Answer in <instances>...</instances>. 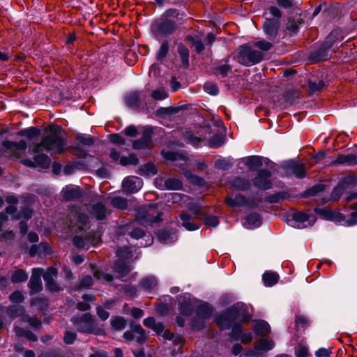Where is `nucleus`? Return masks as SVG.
<instances>
[{"mask_svg": "<svg viewBox=\"0 0 357 357\" xmlns=\"http://www.w3.org/2000/svg\"><path fill=\"white\" fill-rule=\"evenodd\" d=\"M42 130L38 126H30L17 131L15 135L26 138L19 141L8 139L14 133L8 126L0 130V151L13 153L12 156H21L19 153L26 150L33 156H56L69 153L70 140L66 132L59 124L50 123L43 130V135L39 142L36 140L41 135Z\"/></svg>", "mask_w": 357, "mask_h": 357, "instance_id": "nucleus-1", "label": "nucleus"}, {"mask_svg": "<svg viewBox=\"0 0 357 357\" xmlns=\"http://www.w3.org/2000/svg\"><path fill=\"white\" fill-rule=\"evenodd\" d=\"M105 142L90 134L77 132L73 139H70L69 153L75 156H93L100 149H102Z\"/></svg>", "mask_w": 357, "mask_h": 357, "instance_id": "nucleus-2", "label": "nucleus"}, {"mask_svg": "<svg viewBox=\"0 0 357 357\" xmlns=\"http://www.w3.org/2000/svg\"><path fill=\"white\" fill-rule=\"evenodd\" d=\"M250 318L248 306L243 303H237L227 310L225 313L219 316L217 322L222 329H225L229 328L231 326V321L248 323Z\"/></svg>", "mask_w": 357, "mask_h": 357, "instance_id": "nucleus-3", "label": "nucleus"}, {"mask_svg": "<svg viewBox=\"0 0 357 357\" xmlns=\"http://www.w3.org/2000/svg\"><path fill=\"white\" fill-rule=\"evenodd\" d=\"M229 56L232 57L240 65L248 67L257 64L264 59L261 52L252 50L248 43L239 45L236 50L232 52Z\"/></svg>", "mask_w": 357, "mask_h": 357, "instance_id": "nucleus-4", "label": "nucleus"}, {"mask_svg": "<svg viewBox=\"0 0 357 357\" xmlns=\"http://www.w3.org/2000/svg\"><path fill=\"white\" fill-rule=\"evenodd\" d=\"M177 29L178 25L175 20L162 17L155 19L150 26V31L155 38H167Z\"/></svg>", "mask_w": 357, "mask_h": 357, "instance_id": "nucleus-5", "label": "nucleus"}, {"mask_svg": "<svg viewBox=\"0 0 357 357\" xmlns=\"http://www.w3.org/2000/svg\"><path fill=\"white\" fill-rule=\"evenodd\" d=\"M141 128L142 130L141 137L135 140H129L128 143L132 144V148L134 150L144 151L146 153H151L153 147L154 127L148 125Z\"/></svg>", "mask_w": 357, "mask_h": 357, "instance_id": "nucleus-6", "label": "nucleus"}, {"mask_svg": "<svg viewBox=\"0 0 357 357\" xmlns=\"http://www.w3.org/2000/svg\"><path fill=\"white\" fill-rule=\"evenodd\" d=\"M72 322L77 331L81 333L99 335L102 332V330L97 326L90 313H85L81 316H74L72 318Z\"/></svg>", "mask_w": 357, "mask_h": 357, "instance_id": "nucleus-7", "label": "nucleus"}, {"mask_svg": "<svg viewBox=\"0 0 357 357\" xmlns=\"http://www.w3.org/2000/svg\"><path fill=\"white\" fill-rule=\"evenodd\" d=\"M68 227L75 232L86 231L89 228V218L82 212V208L72 207L68 215Z\"/></svg>", "mask_w": 357, "mask_h": 357, "instance_id": "nucleus-8", "label": "nucleus"}, {"mask_svg": "<svg viewBox=\"0 0 357 357\" xmlns=\"http://www.w3.org/2000/svg\"><path fill=\"white\" fill-rule=\"evenodd\" d=\"M211 307L206 303H201L196 309L197 317L191 322V326L195 330L202 329L205 326V320L212 314Z\"/></svg>", "mask_w": 357, "mask_h": 357, "instance_id": "nucleus-9", "label": "nucleus"}, {"mask_svg": "<svg viewBox=\"0 0 357 357\" xmlns=\"http://www.w3.org/2000/svg\"><path fill=\"white\" fill-rule=\"evenodd\" d=\"M281 26L280 20L275 18H265L261 25V29L266 37L271 41H274L278 34Z\"/></svg>", "mask_w": 357, "mask_h": 357, "instance_id": "nucleus-10", "label": "nucleus"}, {"mask_svg": "<svg viewBox=\"0 0 357 357\" xmlns=\"http://www.w3.org/2000/svg\"><path fill=\"white\" fill-rule=\"evenodd\" d=\"M331 49L324 42L321 43L318 48L311 51L308 55V60L312 63H318L328 60L331 55L330 50Z\"/></svg>", "mask_w": 357, "mask_h": 357, "instance_id": "nucleus-11", "label": "nucleus"}, {"mask_svg": "<svg viewBox=\"0 0 357 357\" xmlns=\"http://www.w3.org/2000/svg\"><path fill=\"white\" fill-rule=\"evenodd\" d=\"M100 237L94 232H89L84 236L76 235L73 238V243L79 249H89V245L98 244Z\"/></svg>", "mask_w": 357, "mask_h": 357, "instance_id": "nucleus-12", "label": "nucleus"}, {"mask_svg": "<svg viewBox=\"0 0 357 357\" xmlns=\"http://www.w3.org/2000/svg\"><path fill=\"white\" fill-rule=\"evenodd\" d=\"M329 81L328 75L324 73H321L319 76H312L307 81L310 93H314L322 91L326 86L329 84Z\"/></svg>", "mask_w": 357, "mask_h": 357, "instance_id": "nucleus-13", "label": "nucleus"}, {"mask_svg": "<svg viewBox=\"0 0 357 357\" xmlns=\"http://www.w3.org/2000/svg\"><path fill=\"white\" fill-rule=\"evenodd\" d=\"M123 337L127 342L135 340L139 344H142L146 340L145 331L139 324L134 325L132 328L123 334Z\"/></svg>", "mask_w": 357, "mask_h": 357, "instance_id": "nucleus-14", "label": "nucleus"}, {"mask_svg": "<svg viewBox=\"0 0 357 357\" xmlns=\"http://www.w3.org/2000/svg\"><path fill=\"white\" fill-rule=\"evenodd\" d=\"M293 225L298 229L306 228L314 222V219L309 214L303 211H296L292 214Z\"/></svg>", "mask_w": 357, "mask_h": 357, "instance_id": "nucleus-15", "label": "nucleus"}, {"mask_svg": "<svg viewBox=\"0 0 357 357\" xmlns=\"http://www.w3.org/2000/svg\"><path fill=\"white\" fill-rule=\"evenodd\" d=\"M143 185L142 180L137 176H128L122 183V189L128 193H135L138 192Z\"/></svg>", "mask_w": 357, "mask_h": 357, "instance_id": "nucleus-16", "label": "nucleus"}, {"mask_svg": "<svg viewBox=\"0 0 357 357\" xmlns=\"http://www.w3.org/2000/svg\"><path fill=\"white\" fill-rule=\"evenodd\" d=\"M20 162L26 166L39 169H45L51 165L50 158H22Z\"/></svg>", "mask_w": 357, "mask_h": 357, "instance_id": "nucleus-17", "label": "nucleus"}, {"mask_svg": "<svg viewBox=\"0 0 357 357\" xmlns=\"http://www.w3.org/2000/svg\"><path fill=\"white\" fill-rule=\"evenodd\" d=\"M282 169L287 176L295 175L298 178H303L305 176V172L303 165L289 160V162L283 165Z\"/></svg>", "mask_w": 357, "mask_h": 357, "instance_id": "nucleus-18", "label": "nucleus"}, {"mask_svg": "<svg viewBox=\"0 0 357 357\" xmlns=\"http://www.w3.org/2000/svg\"><path fill=\"white\" fill-rule=\"evenodd\" d=\"M271 173L269 171L266 169L260 170L258 172V175L253 180V184L255 187L262 189L267 190L271 188V182L269 179Z\"/></svg>", "mask_w": 357, "mask_h": 357, "instance_id": "nucleus-19", "label": "nucleus"}, {"mask_svg": "<svg viewBox=\"0 0 357 357\" xmlns=\"http://www.w3.org/2000/svg\"><path fill=\"white\" fill-rule=\"evenodd\" d=\"M43 274V269L34 268L32 270V275L29 282V287L31 294H36L42 290V282L40 277Z\"/></svg>", "mask_w": 357, "mask_h": 357, "instance_id": "nucleus-20", "label": "nucleus"}, {"mask_svg": "<svg viewBox=\"0 0 357 357\" xmlns=\"http://www.w3.org/2000/svg\"><path fill=\"white\" fill-rule=\"evenodd\" d=\"M141 97L145 98L146 94H142V92L138 91H131L125 96V104L130 109H137L142 103Z\"/></svg>", "mask_w": 357, "mask_h": 357, "instance_id": "nucleus-21", "label": "nucleus"}, {"mask_svg": "<svg viewBox=\"0 0 357 357\" xmlns=\"http://www.w3.org/2000/svg\"><path fill=\"white\" fill-rule=\"evenodd\" d=\"M186 109V106H169V107H160L155 112L156 116L160 119H166L167 117L172 116L178 114L180 111Z\"/></svg>", "mask_w": 357, "mask_h": 357, "instance_id": "nucleus-22", "label": "nucleus"}, {"mask_svg": "<svg viewBox=\"0 0 357 357\" xmlns=\"http://www.w3.org/2000/svg\"><path fill=\"white\" fill-rule=\"evenodd\" d=\"M82 192L80 188L77 185H66L61 190L62 197L66 200L79 198L82 196Z\"/></svg>", "mask_w": 357, "mask_h": 357, "instance_id": "nucleus-23", "label": "nucleus"}, {"mask_svg": "<svg viewBox=\"0 0 357 357\" xmlns=\"http://www.w3.org/2000/svg\"><path fill=\"white\" fill-rule=\"evenodd\" d=\"M314 211L317 214H319L326 220L341 222L344 219V215L342 213L326 208H315Z\"/></svg>", "mask_w": 357, "mask_h": 357, "instance_id": "nucleus-24", "label": "nucleus"}, {"mask_svg": "<svg viewBox=\"0 0 357 357\" xmlns=\"http://www.w3.org/2000/svg\"><path fill=\"white\" fill-rule=\"evenodd\" d=\"M344 39L342 31L340 29H333L325 38L324 43L331 49L337 42H341Z\"/></svg>", "mask_w": 357, "mask_h": 357, "instance_id": "nucleus-25", "label": "nucleus"}, {"mask_svg": "<svg viewBox=\"0 0 357 357\" xmlns=\"http://www.w3.org/2000/svg\"><path fill=\"white\" fill-rule=\"evenodd\" d=\"M177 52L180 56L182 66L185 69L188 68L190 66V51L188 47L183 43H179L177 45Z\"/></svg>", "mask_w": 357, "mask_h": 357, "instance_id": "nucleus-26", "label": "nucleus"}, {"mask_svg": "<svg viewBox=\"0 0 357 357\" xmlns=\"http://www.w3.org/2000/svg\"><path fill=\"white\" fill-rule=\"evenodd\" d=\"M225 135L220 133L215 134L208 139L206 142V145L211 149H218L225 144Z\"/></svg>", "mask_w": 357, "mask_h": 357, "instance_id": "nucleus-27", "label": "nucleus"}, {"mask_svg": "<svg viewBox=\"0 0 357 357\" xmlns=\"http://www.w3.org/2000/svg\"><path fill=\"white\" fill-rule=\"evenodd\" d=\"M157 284V280L153 276L145 277L139 282V287L146 292H151L154 290Z\"/></svg>", "mask_w": 357, "mask_h": 357, "instance_id": "nucleus-28", "label": "nucleus"}, {"mask_svg": "<svg viewBox=\"0 0 357 357\" xmlns=\"http://www.w3.org/2000/svg\"><path fill=\"white\" fill-rule=\"evenodd\" d=\"M144 325L153 330L158 335H161L165 329L162 323L157 322L153 317H148L144 319Z\"/></svg>", "mask_w": 357, "mask_h": 357, "instance_id": "nucleus-29", "label": "nucleus"}, {"mask_svg": "<svg viewBox=\"0 0 357 357\" xmlns=\"http://www.w3.org/2000/svg\"><path fill=\"white\" fill-rule=\"evenodd\" d=\"M183 138L187 144H191L195 148L202 146V143L205 142L204 139L195 136L191 130L185 131L183 135Z\"/></svg>", "mask_w": 357, "mask_h": 357, "instance_id": "nucleus-30", "label": "nucleus"}, {"mask_svg": "<svg viewBox=\"0 0 357 357\" xmlns=\"http://www.w3.org/2000/svg\"><path fill=\"white\" fill-rule=\"evenodd\" d=\"M130 270L131 268L127 265L123 259H119L114 262V271L120 278L126 275Z\"/></svg>", "mask_w": 357, "mask_h": 357, "instance_id": "nucleus-31", "label": "nucleus"}, {"mask_svg": "<svg viewBox=\"0 0 357 357\" xmlns=\"http://www.w3.org/2000/svg\"><path fill=\"white\" fill-rule=\"evenodd\" d=\"M225 64L216 66L213 68V74L215 75H220L221 77L225 78L228 76L229 73L232 72V66L228 64V59H225Z\"/></svg>", "mask_w": 357, "mask_h": 357, "instance_id": "nucleus-32", "label": "nucleus"}, {"mask_svg": "<svg viewBox=\"0 0 357 357\" xmlns=\"http://www.w3.org/2000/svg\"><path fill=\"white\" fill-rule=\"evenodd\" d=\"M158 170L155 165L149 162L142 165L137 171V173L141 176H149L156 174Z\"/></svg>", "mask_w": 357, "mask_h": 357, "instance_id": "nucleus-33", "label": "nucleus"}, {"mask_svg": "<svg viewBox=\"0 0 357 357\" xmlns=\"http://www.w3.org/2000/svg\"><path fill=\"white\" fill-rule=\"evenodd\" d=\"M123 134L121 133H112L107 135V138L109 141L114 144L117 145L120 147H124L129 146L130 144L129 140H126L123 136Z\"/></svg>", "mask_w": 357, "mask_h": 357, "instance_id": "nucleus-34", "label": "nucleus"}, {"mask_svg": "<svg viewBox=\"0 0 357 357\" xmlns=\"http://www.w3.org/2000/svg\"><path fill=\"white\" fill-rule=\"evenodd\" d=\"M109 211L101 203H97L92 206V214L98 220L106 218Z\"/></svg>", "mask_w": 357, "mask_h": 357, "instance_id": "nucleus-35", "label": "nucleus"}, {"mask_svg": "<svg viewBox=\"0 0 357 357\" xmlns=\"http://www.w3.org/2000/svg\"><path fill=\"white\" fill-rule=\"evenodd\" d=\"M225 202L231 207H236L247 205L248 200L244 196L237 195L234 197H227Z\"/></svg>", "mask_w": 357, "mask_h": 357, "instance_id": "nucleus-36", "label": "nucleus"}, {"mask_svg": "<svg viewBox=\"0 0 357 357\" xmlns=\"http://www.w3.org/2000/svg\"><path fill=\"white\" fill-rule=\"evenodd\" d=\"M254 332L258 335H266L271 331L269 324L265 321H258L254 326Z\"/></svg>", "mask_w": 357, "mask_h": 357, "instance_id": "nucleus-37", "label": "nucleus"}, {"mask_svg": "<svg viewBox=\"0 0 357 357\" xmlns=\"http://www.w3.org/2000/svg\"><path fill=\"white\" fill-rule=\"evenodd\" d=\"M169 50V43L167 40H163L161 42L159 50L155 54V59L158 61H162L167 56Z\"/></svg>", "mask_w": 357, "mask_h": 357, "instance_id": "nucleus-38", "label": "nucleus"}, {"mask_svg": "<svg viewBox=\"0 0 357 357\" xmlns=\"http://www.w3.org/2000/svg\"><path fill=\"white\" fill-rule=\"evenodd\" d=\"M279 279V275L273 271H266L263 275V281L266 287H271L275 284Z\"/></svg>", "mask_w": 357, "mask_h": 357, "instance_id": "nucleus-39", "label": "nucleus"}, {"mask_svg": "<svg viewBox=\"0 0 357 357\" xmlns=\"http://www.w3.org/2000/svg\"><path fill=\"white\" fill-rule=\"evenodd\" d=\"M261 225L260 216L257 213H252L247 216L245 225L248 228L258 227Z\"/></svg>", "mask_w": 357, "mask_h": 357, "instance_id": "nucleus-40", "label": "nucleus"}, {"mask_svg": "<svg viewBox=\"0 0 357 357\" xmlns=\"http://www.w3.org/2000/svg\"><path fill=\"white\" fill-rule=\"evenodd\" d=\"M274 343L272 340L261 339L255 344V348L259 351H268L273 348Z\"/></svg>", "mask_w": 357, "mask_h": 357, "instance_id": "nucleus-41", "label": "nucleus"}, {"mask_svg": "<svg viewBox=\"0 0 357 357\" xmlns=\"http://www.w3.org/2000/svg\"><path fill=\"white\" fill-rule=\"evenodd\" d=\"M6 312L11 318H15L20 316L22 317L23 315H24V308L22 305H11L8 307Z\"/></svg>", "mask_w": 357, "mask_h": 357, "instance_id": "nucleus-42", "label": "nucleus"}, {"mask_svg": "<svg viewBox=\"0 0 357 357\" xmlns=\"http://www.w3.org/2000/svg\"><path fill=\"white\" fill-rule=\"evenodd\" d=\"M186 40L195 47V52L197 54H201L204 50L205 47L201 40L196 39L195 37L192 35H188L186 36Z\"/></svg>", "mask_w": 357, "mask_h": 357, "instance_id": "nucleus-43", "label": "nucleus"}, {"mask_svg": "<svg viewBox=\"0 0 357 357\" xmlns=\"http://www.w3.org/2000/svg\"><path fill=\"white\" fill-rule=\"evenodd\" d=\"M28 278V274L22 269L16 270L11 275V282L13 283H19L25 282Z\"/></svg>", "mask_w": 357, "mask_h": 357, "instance_id": "nucleus-44", "label": "nucleus"}, {"mask_svg": "<svg viewBox=\"0 0 357 357\" xmlns=\"http://www.w3.org/2000/svg\"><path fill=\"white\" fill-rule=\"evenodd\" d=\"M180 218L182 221L181 224L182 225L188 230L189 231H194L199 228V227L194 224L193 222H190V216L186 214H182L180 215Z\"/></svg>", "mask_w": 357, "mask_h": 357, "instance_id": "nucleus-45", "label": "nucleus"}, {"mask_svg": "<svg viewBox=\"0 0 357 357\" xmlns=\"http://www.w3.org/2000/svg\"><path fill=\"white\" fill-rule=\"evenodd\" d=\"M325 185L321 183L317 184L312 188H309L306 191H305L303 194L304 197H307L310 196H317L319 192L324 191Z\"/></svg>", "mask_w": 357, "mask_h": 357, "instance_id": "nucleus-46", "label": "nucleus"}, {"mask_svg": "<svg viewBox=\"0 0 357 357\" xmlns=\"http://www.w3.org/2000/svg\"><path fill=\"white\" fill-rule=\"evenodd\" d=\"M193 310V307L190 300H183L179 306V311L183 315H190Z\"/></svg>", "mask_w": 357, "mask_h": 357, "instance_id": "nucleus-47", "label": "nucleus"}, {"mask_svg": "<svg viewBox=\"0 0 357 357\" xmlns=\"http://www.w3.org/2000/svg\"><path fill=\"white\" fill-rule=\"evenodd\" d=\"M112 327L116 331L123 330L126 325V321L123 317H116L111 320Z\"/></svg>", "mask_w": 357, "mask_h": 357, "instance_id": "nucleus-48", "label": "nucleus"}, {"mask_svg": "<svg viewBox=\"0 0 357 357\" xmlns=\"http://www.w3.org/2000/svg\"><path fill=\"white\" fill-rule=\"evenodd\" d=\"M203 89L206 93L211 96H217L220 93L218 86L215 84L210 82H205Z\"/></svg>", "mask_w": 357, "mask_h": 357, "instance_id": "nucleus-49", "label": "nucleus"}, {"mask_svg": "<svg viewBox=\"0 0 357 357\" xmlns=\"http://www.w3.org/2000/svg\"><path fill=\"white\" fill-rule=\"evenodd\" d=\"M111 204L118 209H125L128 206L127 199L121 197H115L111 201Z\"/></svg>", "mask_w": 357, "mask_h": 357, "instance_id": "nucleus-50", "label": "nucleus"}, {"mask_svg": "<svg viewBox=\"0 0 357 357\" xmlns=\"http://www.w3.org/2000/svg\"><path fill=\"white\" fill-rule=\"evenodd\" d=\"M57 270L54 267H50L47 269L46 272L43 274V279L45 282H50L55 280L57 276Z\"/></svg>", "mask_w": 357, "mask_h": 357, "instance_id": "nucleus-51", "label": "nucleus"}, {"mask_svg": "<svg viewBox=\"0 0 357 357\" xmlns=\"http://www.w3.org/2000/svg\"><path fill=\"white\" fill-rule=\"evenodd\" d=\"M169 159H172L173 161H177L178 159L179 161V165L180 168L183 172V174L187 177V178H192V174H191L190 171L186 169L184 167H182L183 165H185L187 163V159L188 158H169Z\"/></svg>", "mask_w": 357, "mask_h": 357, "instance_id": "nucleus-52", "label": "nucleus"}, {"mask_svg": "<svg viewBox=\"0 0 357 357\" xmlns=\"http://www.w3.org/2000/svg\"><path fill=\"white\" fill-rule=\"evenodd\" d=\"M165 185L169 190H178L182 187V183L177 178H169L165 181Z\"/></svg>", "mask_w": 357, "mask_h": 357, "instance_id": "nucleus-53", "label": "nucleus"}, {"mask_svg": "<svg viewBox=\"0 0 357 357\" xmlns=\"http://www.w3.org/2000/svg\"><path fill=\"white\" fill-rule=\"evenodd\" d=\"M340 183L347 189L355 186L357 184V178L354 176L349 175L344 177Z\"/></svg>", "mask_w": 357, "mask_h": 357, "instance_id": "nucleus-54", "label": "nucleus"}, {"mask_svg": "<svg viewBox=\"0 0 357 357\" xmlns=\"http://www.w3.org/2000/svg\"><path fill=\"white\" fill-rule=\"evenodd\" d=\"M23 322H28L31 327L38 329L41 326V321L36 317H30L29 315H23L22 317Z\"/></svg>", "mask_w": 357, "mask_h": 357, "instance_id": "nucleus-55", "label": "nucleus"}, {"mask_svg": "<svg viewBox=\"0 0 357 357\" xmlns=\"http://www.w3.org/2000/svg\"><path fill=\"white\" fill-rule=\"evenodd\" d=\"M121 134L129 137H136L138 135L139 132L137 128L135 125H130L122 130Z\"/></svg>", "mask_w": 357, "mask_h": 357, "instance_id": "nucleus-56", "label": "nucleus"}, {"mask_svg": "<svg viewBox=\"0 0 357 357\" xmlns=\"http://www.w3.org/2000/svg\"><path fill=\"white\" fill-rule=\"evenodd\" d=\"M286 29L288 31L293 34H296L299 31L298 24L296 22L294 17H289Z\"/></svg>", "mask_w": 357, "mask_h": 357, "instance_id": "nucleus-57", "label": "nucleus"}, {"mask_svg": "<svg viewBox=\"0 0 357 357\" xmlns=\"http://www.w3.org/2000/svg\"><path fill=\"white\" fill-rule=\"evenodd\" d=\"M350 208L354 210L350 218L346 221L348 226H353L357 224V202L351 205Z\"/></svg>", "mask_w": 357, "mask_h": 357, "instance_id": "nucleus-58", "label": "nucleus"}, {"mask_svg": "<svg viewBox=\"0 0 357 357\" xmlns=\"http://www.w3.org/2000/svg\"><path fill=\"white\" fill-rule=\"evenodd\" d=\"M234 186L241 190H246L249 188V183L248 181L241 178H236L233 181Z\"/></svg>", "mask_w": 357, "mask_h": 357, "instance_id": "nucleus-59", "label": "nucleus"}, {"mask_svg": "<svg viewBox=\"0 0 357 357\" xmlns=\"http://www.w3.org/2000/svg\"><path fill=\"white\" fill-rule=\"evenodd\" d=\"M262 158H248L246 163L249 169L252 170L256 169L262 165Z\"/></svg>", "mask_w": 357, "mask_h": 357, "instance_id": "nucleus-60", "label": "nucleus"}, {"mask_svg": "<svg viewBox=\"0 0 357 357\" xmlns=\"http://www.w3.org/2000/svg\"><path fill=\"white\" fill-rule=\"evenodd\" d=\"M118 160L119 159V163L123 166L126 165H136L139 163L138 158H113Z\"/></svg>", "mask_w": 357, "mask_h": 357, "instance_id": "nucleus-61", "label": "nucleus"}, {"mask_svg": "<svg viewBox=\"0 0 357 357\" xmlns=\"http://www.w3.org/2000/svg\"><path fill=\"white\" fill-rule=\"evenodd\" d=\"M151 96L155 100H163L168 96V94L164 89H156L151 92Z\"/></svg>", "mask_w": 357, "mask_h": 357, "instance_id": "nucleus-62", "label": "nucleus"}, {"mask_svg": "<svg viewBox=\"0 0 357 357\" xmlns=\"http://www.w3.org/2000/svg\"><path fill=\"white\" fill-rule=\"evenodd\" d=\"M255 46L258 47L259 50L267 52L273 47V44L269 41L265 40H261L255 43Z\"/></svg>", "mask_w": 357, "mask_h": 357, "instance_id": "nucleus-63", "label": "nucleus"}, {"mask_svg": "<svg viewBox=\"0 0 357 357\" xmlns=\"http://www.w3.org/2000/svg\"><path fill=\"white\" fill-rule=\"evenodd\" d=\"M345 190L344 187L339 183L338 185L334 188L331 193V199L335 201L338 200Z\"/></svg>", "mask_w": 357, "mask_h": 357, "instance_id": "nucleus-64", "label": "nucleus"}]
</instances>
